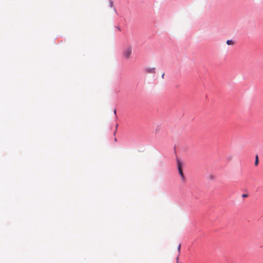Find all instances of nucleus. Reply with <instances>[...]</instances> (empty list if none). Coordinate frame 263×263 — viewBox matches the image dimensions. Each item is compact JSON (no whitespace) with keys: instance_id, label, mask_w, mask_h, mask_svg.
<instances>
[{"instance_id":"nucleus-10","label":"nucleus","mask_w":263,"mask_h":263,"mask_svg":"<svg viewBox=\"0 0 263 263\" xmlns=\"http://www.w3.org/2000/svg\"><path fill=\"white\" fill-rule=\"evenodd\" d=\"M164 73H163L162 74V79H164Z\"/></svg>"},{"instance_id":"nucleus-12","label":"nucleus","mask_w":263,"mask_h":263,"mask_svg":"<svg viewBox=\"0 0 263 263\" xmlns=\"http://www.w3.org/2000/svg\"><path fill=\"white\" fill-rule=\"evenodd\" d=\"M114 112H115V114L116 113V110H114Z\"/></svg>"},{"instance_id":"nucleus-8","label":"nucleus","mask_w":263,"mask_h":263,"mask_svg":"<svg viewBox=\"0 0 263 263\" xmlns=\"http://www.w3.org/2000/svg\"><path fill=\"white\" fill-rule=\"evenodd\" d=\"M247 196H248V195H247V194H243V195H242V197H247Z\"/></svg>"},{"instance_id":"nucleus-3","label":"nucleus","mask_w":263,"mask_h":263,"mask_svg":"<svg viewBox=\"0 0 263 263\" xmlns=\"http://www.w3.org/2000/svg\"><path fill=\"white\" fill-rule=\"evenodd\" d=\"M145 71L148 73H155L156 72V69L155 67L146 68L145 69Z\"/></svg>"},{"instance_id":"nucleus-5","label":"nucleus","mask_w":263,"mask_h":263,"mask_svg":"<svg viewBox=\"0 0 263 263\" xmlns=\"http://www.w3.org/2000/svg\"><path fill=\"white\" fill-rule=\"evenodd\" d=\"M258 164V156H256L255 157V165L257 166Z\"/></svg>"},{"instance_id":"nucleus-9","label":"nucleus","mask_w":263,"mask_h":263,"mask_svg":"<svg viewBox=\"0 0 263 263\" xmlns=\"http://www.w3.org/2000/svg\"><path fill=\"white\" fill-rule=\"evenodd\" d=\"M176 260H177V262L178 263V261H179V256H178L177 257Z\"/></svg>"},{"instance_id":"nucleus-4","label":"nucleus","mask_w":263,"mask_h":263,"mask_svg":"<svg viewBox=\"0 0 263 263\" xmlns=\"http://www.w3.org/2000/svg\"><path fill=\"white\" fill-rule=\"evenodd\" d=\"M227 44L228 45H233L234 44V42L232 40H228L227 41Z\"/></svg>"},{"instance_id":"nucleus-6","label":"nucleus","mask_w":263,"mask_h":263,"mask_svg":"<svg viewBox=\"0 0 263 263\" xmlns=\"http://www.w3.org/2000/svg\"><path fill=\"white\" fill-rule=\"evenodd\" d=\"M178 254H180V250H181V244L180 243L178 246Z\"/></svg>"},{"instance_id":"nucleus-7","label":"nucleus","mask_w":263,"mask_h":263,"mask_svg":"<svg viewBox=\"0 0 263 263\" xmlns=\"http://www.w3.org/2000/svg\"><path fill=\"white\" fill-rule=\"evenodd\" d=\"M109 6L110 7H114V3H113V2L112 1H110L109 2Z\"/></svg>"},{"instance_id":"nucleus-11","label":"nucleus","mask_w":263,"mask_h":263,"mask_svg":"<svg viewBox=\"0 0 263 263\" xmlns=\"http://www.w3.org/2000/svg\"><path fill=\"white\" fill-rule=\"evenodd\" d=\"M210 178H211V179H214V177H213V176H210Z\"/></svg>"},{"instance_id":"nucleus-1","label":"nucleus","mask_w":263,"mask_h":263,"mask_svg":"<svg viewBox=\"0 0 263 263\" xmlns=\"http://www.w3.org/2000/svg\"><path fill=\"white\" fill-rule=\"evenodd\" d=\"M132 52V47L126 48L123 51V57L126 60H128L130 58Z\"/></svg>"},{"instance_id":"nucleus-2","label":"nucleus","mask_w":263,"mask_h":263,"mask_svg":"<svg viewBox=\"0 0 263 263\" xmlns=\"http://www.w3.org/2000/svg\"><path fill=\"white\" fill-rule=\"evenodd\" d=\"M178 168L179 174L180 175L181 178L182 179H184V175H183V171H182V170L181 168V165L180 162H178Z\"/></svg>"}]
</instances>
